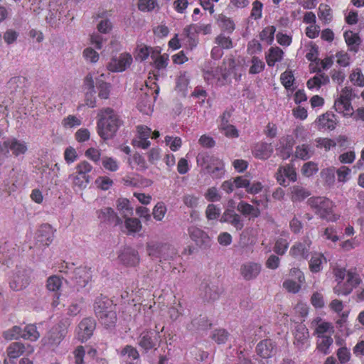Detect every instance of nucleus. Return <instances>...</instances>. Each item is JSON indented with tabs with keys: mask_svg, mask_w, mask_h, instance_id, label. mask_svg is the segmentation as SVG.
I'll list each match as a JSON object with an SVG mask.
<instances>
[{
	"mask_svg": "<svg viewBox=\"0 0 364 364\" xmlns=\"http://www.w3.org/2000/svg\"><path fill=\"white\" fill-rule=\"evenodd\" d=\"M97 133L104 140L113 138L123 121L118 113L110 107L103 108L98 113Z\"/></svg>",
	"mask_w": 364,
	"mask_h": 364,
	"instance_id": "obj_1",
	"label": "nucleus"
},
{
	"mask_svg": "<svg viewBox=\"0 0 364 364\" xmlns=\"http://www.w3.org/2000/svg\"><path fill=\"white\" fill-rule=\"evenodd\" d=\"M307 204L315 214L323 220L328 222H336L340 218V215L335 212V203L326 197H311L308 199Z\"/></svg>",
	"mask_w": 364,
	"mask_h": 364,
	"instance_id": "obj_2",
	"label": "nucleus"
},
{
	"mask_svg": "<svg viewBox=\"0 0 364 364\" xmlns=\"http://www.w3.org/2000/svg\"><path fill=\"white\" fill-rule=\"evenodd\" d=\"M71 321L68 318L61 319L43 338V345L54 350L64 340L68 332Z\"/></svg>",
	"mask_w": 364,
	"mask_h": 364,
	"instance_id": "obj_3",
	"label": "nucleus"
},
{
	"mask_svg": "<svg viewBox=\"0 0 364 364\" xmlns=\"http://www.w3.org/2000/svg\"><path fill=\"white\" fill-rule=\"evenodd\" d=\"M198 165L204 168L213 178H218L224 173V164L219 158L207 153L199 154Z\"/></svg>",
	"mask_w": 364,
	"mask_h": 364,
	"instance_id": "obj_4",
	"label": "nucleus"
},
{
	"mask_svg": "<svg viewBox=\"0 0 364 364\" xmlns=\"http://www.w3.org/2000/svg\"><path fill=\"white\" fill-rule=\"evenodd\" d=\"M92 168V166L86 161L77 164L75 167V173L70 176L73 185L80 189L85 188L91 181L90 173Z\"/></svg>",
	"mask_w": 364,
	"mask_h": 364,
	"instance_id": "obj_5",
	"label": "nucleus"
},
{
	"mask_svg": "<svg viewBox=\"0 0 364 364\" xmlns=\"http://www.w3.org/2000/svg\"><path fill=\"white\" fill-rule=\"evenodd\" d=\"M27 151V144L16 137L8 138L2 144L0 142L1 154H7L11 151L14 156L18 157L25 154Z\"/></svg>",
	"mask_w": 364,
	"mask_h": 364,
	"instance_id": "obj_6",
	"label": "nucleus"
},
{
	"mask_svg": "<svg viewBox=\"0 0 364 364\" xmlns=\"http://www.w3.org/2000/svg\"><path fill=\"white\" fill-rule=\"evenodd\" d=\"M361 282L359 275L352 271L347 272L346 282H338L333 288V291L337 295H348L351 293Z\"/></svg>",
	"mask_w": 364,
	"mask_h": 364,
	"instance_id": "obj_7",
	"label": "nucleus"
},
{
	"mask_svg": "<svg viewBox=\"0 0 364 364\" xmlns=\"http://www.w3.org/2000/svg\"><path fill=\"white\" fill-rule=\"evenodd\" d=\"M148 255L152 258L160 259V261L167 260L169 256L168 253H162L163 251L173 252V247L168 243L150 242L146 245Z\"/></svg>",
	"mask_w": 364,
	"mask_h": 364,
	"instance_id": "obj_8",
	"label": "nucleus"
},
{
	"mask_svg": "<svg viewBox=\"0 0 364 364\" xmlns=\"http://www.w3.org/2000/svg\"><path fill=\"white\" fill-rule=\"evenodd\" d=\"M96 328V321L91 317L84 318L78 324L76 333L81 342H85L91 338Z\"/></svg>",
	"mask_w": 364,
	"mask_h": 364,
	"instance_id": "obj_9",
	"label": "nucleus"
},
{
	"mask_svg": "<svg viewBox=\"0 0 364 364\" xmlns=\"http://www.w3.org/2000/svg\"><path fill=\"white\" fill-rule=\"evenodd\" d=\"M136 129V136L132 140V144L142 149H148L151 142L149 138L151 136V129L146 125H138Z\"/></svg>",
	"mask_w": 364,
	"mask_h": 364,
	"instance_id": "obj_10",
	"label": "nucleus"
},
{
	"mask_svg": "<svg viewBox=\"0 0 364 364\" xmlns=\"http://www.w3.org/2000/svg\"><path fill=\"white\" fill-rule=\"evenodd\" d=\"M310 239L306 238L303 242H295L289 250V255L296 259H307L310 254L311 245Z\"/></svg>",
	"mask_w": 364,
	"mask_h": 364,
	"instance_id": "obj_11",
	"label": "nucleus"
},
{
	"mask_svg": "<svg viewBox=\"0 0 364 364\" xmlns=\"http://www.w3.org/2000/svg\"><path fill=\"white\" fill-rule=\"evenodd\" d=\"M92 272L91 267L87 266H80L75 269L72 279L77 290L85 287L91 281Z\"/></svg>",
	"mask_w": 364,
	"mask_h": 364,
	"instance_id": "obj_12",
	"label": "nucleus"
},
{
	"mask_svg": "<svg viewBox=\"0 0 364 364\" xmlns=\"http://www.w3.org/2000/svg\"><path fill=\"white\" fill-rule=\"evenodd\" d=\"M132 63V57L128 53L120 54L119 57L113 58L108 64V69L112 72H122Z\"/></svg>",
	"mask_w": 364,
	"mask_h": 364,
	"instance_id": "obj_13",
	"label": "nucleus"
},
{
	"mask_svg": "<svg viewBox=\"0 0 364 364\" xmlns=\"http://www.w3.org/2000/svg\"><path fill=\"white\" fill-rule=\"evenodd\" d=\"M294 344L299 349L304 350L309 346V333L306 326L301 323L295 326Z\"/></svg>",
	"mask_w": 364,
	"mask_h": 364,
	"instance_id": "obj_14",
	"label": "nucleus"
},
{
	"mask_svg": "<svg viewBox=\"0 0 364 364\" xmlns=\"http://www.w3.org/2000/svg\"><path fill=\"white\" fill-rule=\"evenodd\" d=\"M285 178H288L291 182L296 181L297 174L292 165L287 164L279 167L276 173V179L281 186L284 187L288 186V184H286Z\"/></svg>",
	"mask_w": 364,
	"mask_h": 364,
	"instance_id": "obj_15",
	"label": "nucleus"
},
{
	"mask_svg": "<svg viewBox=\"0 0 364 364\" xmlns=\"http://www.w3.org/2000/svg\"><path fill=\"white\" fill-rule=\"evenodd\" d=\"M188 231L191 240L200 247L207 248L210 246V237L203 230L196 226H191Z\"/></svg>",
	"mask_w": 364,
	"mask_h": 364,
	"instance_id": "obj_16",
	"label": "nucleus"
},
{
	"mask_svg": "<svg viewBox=\"0 0 364 364\" xmlns=\"http://www.w3.org/2000/svg\"><path fill=\"white\" fill-rule=\"evenodd\" d=\"M262 265L258 262H247L240 266V272L246 281L255 279L260 274Z\"/></svg>",
	"mask_w": 364,
	"mask_h": 364,
	"instance_id": "obj_17",
	"label": "nucleus"
},
{
	"mask_svg": "<svg viewBox=\"0 0 364 364\" xmlns=\"http://www.w3.org/2000/svg\"><path fill=\"white\" fill-rule=\"evenodd\" d=\"M250 185V180L245 176H237L232 178L230 180L225 181L222 185L221 188L226 193H231L235 188H245Z\"/></svg>",
	"mask_w": 364,
	"mask_h": 364,
	"instance_id": "obj_18",
	"label": "nucleus"
},
{
	"mask_svg": "<svg viewBox=\"0 0 364 364\" xmlns=\"http://www.w3.org/2000/svg\"><path fill=\"white\" fill-rule=\"evenodd\" d=\"M98 219L101 223L117 226L122 223V220L112 208L105 207L97 211Z\"/></svg>",
	"mask_w": 364,
	"mask_h": 364,
	"instance_id": "obj_19",
	"label": "nucleus"
},
{
	"mask_svg": "<svg viewBox=\"0 0 364 364\" xmlns=\"http://www.w3.org/2000/svg\"><path fill=\"white\" fill-rule=\"evenodd\" d=\"M257 353L264 359H268L273 357L277 352L275 343L271 339H264L261 341L256 347Z\"/></svg>",
	"mask_w": 364,
	"mask_h": 364,
	"instance_id": "obj_20",
	"label": "nucleus"
},
{
	"mask_svg": "<svg viewBox=\"0 0 364 364\" xmlns=\"http://www.w3.org/2000/svg\"><path fill=\"white\" fill-rule=\"evenodd\" d=\"M119 259L127 267H136L140 262L138 252L131 247L124 248L119 255Z\"/></svg>",
	"mask_w": 364,
	"mask_h": 364,
	"instance_id": "obj_21",
	"label": "nucleus"
},
{
	"mask_svg": "<svg viewBox=\"0 0 364 364\" xmlns=\"http://www.w3.org/2000/svg\"><path fill=\"white\" fill-rule=\"evenodd\" d=\"M294 143V137L291 135L284 136L279 139L277 149L282 159H287L290 157Z\"/></svg>",
	"mask_w": 364,
	"mask_h": 364,
	"instance_id": "obj_22",
	"label": "nucleus"
},
{
	"mask_svg": "<svg viewBox=\"0 0 364 364\" xmlns=\"http://www.w3.org/2000/svg\"><path fill=\"white\" fill-rule=\"evenodd\" d=\"M196 28V24H191L186 26L183 30L182 35L186 38L185 45L189 50L195 48L198 43V33Z\"/></svg>",
	"mask_w": 364,
	"mask_h": 364,
	"instance_id": "obj_23",
	"label": "nucleus"
},
{
	"mask_svg": "<svg viewBox=\"0 0 364 364\" xmlns=\"http://www.w3.org/2000/svg\"><path fill=\"white\" fill-rule=\"evenodd\" d=\"M114 309L112 302L107 297L100 295L94 302V311L97 317Z\"/></svg>",
	"mask_w": 364,
	"mask_h": 364,
	"instance_id": "obj_24",
	"label": "nucleus"
},
{
	"mask_svg": "<svg viewBox=\"0 0 364 364\" xmlns=\"http://www.w3.org/2000/svg\"><path fill=\"white\" fill-rule=\"evenodd\" d=\"M343 38L348 50L355 53H358L362 43L359 34L349 30L344 32Z\"/></svg>",
	"mask_w": 364,
	"mask_h": 364,
	"instance_id": "obj_25",
	"label": "nucleus"
},
{
	"mask_svg": "<svg viewBox=\"0 0 364 364\" xmlns=\"http://www.w3.org/2000/svg\"><path fill=\"white\" fill-rule=\"evenodd\" d=\"M220 220L231 224L237 230H240L244 227L240 215L232 210H225Z\"/></svg>",
	"mask_w": 364,
	"mask_h": 364,
	"instance_id": "obj_26",
	"label": "nucleus"
},
{
	"mask_svg": "<svg viewBox=\"0 0 364 364\" xmlns=\"http://www.w3.org/2000/svg\"><path fill=\"white\" fill-rule=\"evenodd\" d=\"M273 151V146L271 144L260 142L255 145L252 152L255 158L266 160L272 156Z\"/></svg>",
	"mask_w": 364,
	"mask_h": 364,
	"instance_id": "obj_27",
	"label": "nucleus"
},
{
	"mask_svg": "<svg viewBox=\"0 0 364 364\" xmlns=\"http://www.w3.org/2000/svg\"><path fill=\"white\" fill-rule=\"evenodd\" d=\"M54 231L50 225L48 223L41 225L38 230V241L44 245L48 246L53 240Z\"/></svg>",
	"mask_w": 364,
	"mask_h": 364,
	"instance_id": "obj_28",
	"label": "nucleus"
},
{
	"mask_svg": "<svg viewBox=\"0 0 364 364\" xmlns=\"http://www.w3.org/2000/svg\"><path fill=\"white\" fill-rule=\"evenodd\" d=\"M317 126L319 129H334L336 126L335 114L326 112L320 115L317 120Z\"/></svg>",
	"mask_w": 364,
	"mask_h": 364,
	"instance_id": "obj_29",
	"label": "nucleus"
},
{
	"mask_svg": "<svg viewBox=\"0 0 364 364\" xmlns=\"http://www.w3.org/2000/svg\"><path fill=\"white\" fill-rule=\"evenodd\" d=\"M237 210L244 216H248L252 219L258 218L261 214L258 207H255L245 201H240L237 204Z\"/></svg>",
	"mask_w": 364,
	"mask_h": 364,
	"instance_id": "obj_30",
	"label": "nucleus"
},
{
	"mask_svg": "<svg viewBox=\"0 0 364 364\" xmlns=\"http://www.w3.org/2000/svg\"><path fill=\"white\" fill-rule=\"evenodd\" d=\"M314 321L316 322V326L314 334L316 336V337L332 335L334 333V328L332 323L326 321H321V318H317Z\"/></svg>",
	"mask_w": 364,
	"mask_h": 364,
	"instance_id": "obj_31",
	"label": "nucleus"
},
{
	"mask_svg": "<svg viewBox=\"0 0 364 364\" xmlns=\"http://www.w3.org/2000/svg\"><path fill=\"white\" fill-rule=\"evenodd\" d=\"M311 195V192L306 188L296 185L290 188V198L293 203L301 202Z\"/></svg>",
	"mask_w": 364,
	"mask_h": 364,
	"instance_id": "obj_32",
	"label": "nucleus"
},
{
	"mask_svg": "<svg viewBox=\"0 0 364 364\" xmlns=\"http://www.w3.org/2000/svg\"><path fill=\"white\" fill-rule=\"evenodd\" d=\"M335 110L341 114L344 117H350L353 114V106L351 102L348 100H342L338 98L334 102Z\"/></svg>",
	"mask_w": 364,
	"mask_h": 364,
	"instance_id": "obj_33",
	"label": "nucleus"
},
{
	"mask_svg": "<svg viewBox=\"0 0 364 364\" xmlns=\"http://www.w3.org/2000/svg\"><path fill=\"white\" fill-rule=\"evenodd\" d=\"M284 54V51L279 47H271L265 55L267 65L269 67L274 66L276 63L280 62L283 59Z\"/></svg>",
	"mask_w": 364,
	"mask_h": 364,
	"instance_id": "obj_34",
	"label": "nucleus"
},
{
	"mask_svg": "<svg viewBox=\"0 0 364 364\" xmlns=\"http://www.w3.org/2000/svg\"><path fill=\"white\" fill-rule=\"evenodd\" d=\"M30 282L28 276L25 274H17L9 282L10 287L14 291H20L26 288Z\"/></svg>",
	"mask_w": 364,
	"mask_h": 364,
	"instance_id": "obj_35",
	"label": "nucleus"
},
{
	"mask_svg": "<svg viewBox=\"0 0 364 364\" xmlns=\"http://www.w3.org/2000/svg\"><path fill=\"white\" fill-rule=\"evenodd\" d=\"M333 339L332 335L317 337L316 349L323 355L330 353V348L333 345Z\"/></svg>",
	"mask_w": 364,
	"mask_h": 364,
	"instance_id": "obj_36",
	"label": "nucleus"
},
{
	"mask_svg": "<svg viewBox=\"0 0 364 364\" xmlns=\"http://www.w3.org/2000/svg\"><path fill=\"white\" fill-rule=\"evenodd\" d=\"M139 345L145 350H149L155 347L156 341L151 331H144L140 336Z\"/></svg>",
	"mask_w": 364,
	"mask_h": 364,
	"instance_id": "obj_37",
	"label": "nucleus"
},
{
	"mask_svg": "<svg viewBox=\"0 0 364 364\" xmlns=\"http://www.w3.org/2000/svg\"><path fill=\"white\" fill-rule=\"evenodd\" d=\"M318 50L316 46H312L309 51L306 54V58L315 65L311 64L310 69L312 73H321V68H319V59L318 58Z\"/></svg>",
	"mask_w": 364,
	"mask_h": 364,
	"instance_id": "obj_38",
	"label": "nucleus"
},
{
	"mask_svg": "<svg viewBox=\"0 0 364 364\" xmlns=\"http://www.w3.org/2000/svg\"><path fill=\"white\" fill-rule=\"evenodd\" d=\"M97 318L100 322L107 328L114 327L117 320V314L114 309L111 311H106V313L100 316Z\"/></svg>",
	"mask_w": 364,
	"mask_h": 364,
	"instance_id": "obj_39",
	"label": "nucleus"
},
{
	"mask_svg": "<svg viewBox=\"0 0 364 364\" xmlns=\"http://www.w3.org/2000/svg\"><path fill=\"white\" fill-rule=\"evenodd\" d=\"M25 346L20 342L11 343L7 348V355L10 358H17L25 351Z\"/></svg>",
	"mask_w": 364,
	"mask_h": 364,
	"instance_id": "obj_40",
	"label": "nucleus"
},
{
	"mask_svg": "<svg viewBox=\"0 0 364 364\" xmlns=\"http://www.w3.org/2000/svg\"><path fill=\"white\" fill-rule=\"evenodd\" d=\"M325 259L323 254L315 252L312 255L309 261V269L313 273H317L322 269V262Z\"/></svg>",
	"mask_w": 364,
	"mask_h": 364,
	"instance_id": "obj_41",
	"label": "nucleus"
},
{
	"mask_svg": "<svg viewBox=\"0 0 364 364\" xmlns=\"http://www.w3.org/2000/svg\"><path fill=\"white\" fill-rule=\"evenodd\" d=\"M230 337V333L225 328H219L213 331L210 338L218 345L225 344Z\"/></svg>",
	"mask_w": 364,
	"mask_h": 364,
	"instance_id": "obj_42",
	"label": "nucleus"
},
{
	"mask_svg": "<svg viewBox=\"0 0 364 364\" xmlns=\"http://www.w3.org/2000/svg\"><path fill=\"white\" fill-rule=\"evenodd\" d=\"M128 164L133 168L134 166L139 169H146L147 168L146 162L144 156L138 152L134 153L128 158Z\"/></svg>",
	"mask_w": 364,
	"mask_h": 364,
	"instance_id": "obj_43",
	"label": "nucleus"
},
{
	"mask_svg": "<svg viewBox=\"0 0 364 364\" xmlns=\"http://www.w3.org/2000/svg\"><path fill=\"white\" fill-rule=\"evenodd\" d=\"M125 228L128 235L139 232L141 229V223L137 218H125Z\"/></svg>",
	"mask_w": 364,
	"mask_h": 364,
	"instance_id": "obj_44",
	"label": "nucleus"
},
{
	"mask_svg": "<svg viewBox=\"0 0 364 364\" xmlns=\"http://www.w3.org/2000/svg\"><path fill=\"white\" fill-rule=\"evenodd\" d=\"M151 49H152V47L144 43L137 45L135 50V59L140 61L146 60L151 53Z\"/></svg>",
	"mask_w": 364,
	"mask_h": 364,
	"instance_id": "obj_45",
	"label": "nucleus"
},
{
	"mask_svg": "<svg viewBox=\"0 0 364 364\" xmlns=\"http://www.w3.org/2000/svg\"><path fill=\"white\" fill-rule=\"evenodd\" d=\"M117 210L124 218H127L133 213V209L130 206V202L127 198H119L117 200Z\"/></svg>",
	"mask_w": 364,
	"mask_h": 364,
	"instance_id": "obj_46",
	"label": "nucleus"
},
{
	"mask_svg": "<svg viewBox=\"0 0 364 364\" xmlns=\"http://www.w3.org/2000/svg\"><path fill=\"white\" fill-rule=\"evenodd\" d=\"M276 27L274 26H268L262 29L259 33V38L267 44L271 45L274 41Z\"/></svg>",
	"mask_w": 364,
	"mask_h": 364,
	"instance_id": "obj_47",
	"label": "nucleus"
},
{
	"mask_svg": "<svg viewBox=\"0 0 364 364\" xmlns=\"http://www.w3.org/2000/svg\"><path fill=\"white\" fill-rule=\"evenodd\" d=\"M318 18L324 23H328L332 19L331 7L325 4H321L318 7Z\"/></svg>",
	"mask_w": 364,
	"mask_h": 364,
	"instance_id": "obj_48",
	"label": "nucleus"
},
{
	"mask_svg": "<svg viewBox=\"0 0 364 364\" xmlns=\"http://www.w3.org/2000/svg\"><path fill=\"white\" fill-rule=\"evenodd\" d=\"M218 21L220 27L228 33H232L235 28L234 21L225 15H220Z\"/></svg>",
	"mask_w": 364,
	"mask_h": 364,
	"instance_id": "obj_49",
	"label": "nucleus"
},
{
	"mask_svg": "<svg viewBox=\"0 0 364 364\" xmlns=\"http://www.w3.org/2000/svg\"><path fill=\"white\" fill-rule=\"evenodd\" d=\"M97 88L98 90V96L101 99H108L110 93L111 85L102 80H97Z\"/></svg>",
	"mask_w": 364,
	"mask_h": 364,
	"instance_id": "obj_50",
	"label": "nucleus"
},
{
	"mask_svg": "<svg viewBox=\"0 0 364 364\" xmlns=\"http://www.w3.org/2000/svg\"><path fill=\"white\" fill-rule=\"evenodd\" d=\"M313 154V151L307 144L299 145L296 147L295 156L302 160L309 159Z\"/></svg>",
	"mask_w": 364,
	"mask_h": 364,
	"instance_id": "obj_51",
	"label": "nucleus"
},
{
	"mask_svg": "<svg viewBox=\"0 0 364 364\" xmlns=\"http://www.w3.org/2000/svg\"><path fill=\"white\" fill-rule=\"evenodd\" d=\"M39 337L40 333L37 331V328L35 325L30 324L24 328L23 331V338L35 341Z\"/></svg>",
	"mask_w": 364,
	"mask_h": 364,
	"instance_id": "obj_52",
	"label": "nucleus"
},
{
	"mask_svg": "<svg viewBox=\"0 0 364 364\" xmlns=\"http://www.w3.org/2000/svg\"><path fill=\"white\" fill-rule=\"evenodd\" d=\"M138 9L142 12H151L159 7V4L155 0H138Z\"/></svg>",
	"mask_w": 364,
	"mask_h": 364,
	"instance_id": "obj_53",
	"label": "nucleus"
},
{
	"mask_svg": "<svg viewBox=\"0 0 364 364\" xmlns=\"http://www.w3.org/2000/svg\"><path fill=\"white\" fill-rule=\"evenodd\" d=\"M265 64L259 57L253 56L251 59V65L249 69L250 74H258L264 69Z\"/></svg>",
	"mask_w": 364,
	"mask_h": 364,
	"instance_id": "obj_54",
	"label": "nucleus"
},
{
	"mask_svg": "<svg viewBox=\"0 0 364 364\" xmlns=\"http://www.w3.org/2000/svg\"><path fill=\"white\" fill-rule=\"evenodd\" d=\"M62 279L57 275H53L48 278L46 287L49 291L57 292L62 287Z\"/></svg>",
	"mask_w": 364,
	"mask_h": 364,
	"instance_id": "obj_55",
	"label": "nucleus"
},
{
	"mask_svg": "<svg viewBox=\"0 0 364 364\" xmlns=\"http://www.w3.org/2000/svg\"><path fill=\"white\" fill-rule=\"evenodd\" d=\"M215 43L219 48L223 49H230L233 47L232 39L223 33L219 34L215 39Z\"/></svg>",
	"mask_w": 364,
	"mask_h": 364,
	"instance_id": "obj_56",
	"label": "nucleus"
},
{
	"mask_svg": "<svg viewBox=\"0 0 364 364\" xmlns=\"http://www.w3.org/2000/svg\"><path fill=\"white\" fill-rule=\"evenodd\" d=\"M280 80L287 90L291 89L295 80L294 74L291 70H286L281 74Z\"/></svg>",
	"mask_w": 364,
	"mask_h": 364,
	"instance_id": "obj_57",
	"label": "nucleus"
},
{
	"mask_svg": "<svg viewBox=\"0 0 364 364\" xmlns=\"http://www.w3.org/2000/svg\"><path fill=\"white\" fill-rule=\"evenodd\" d=\"M318 171L317 164L313 161L305 163L301 168V173L306 177H310L316 173Z\"/></svg>",
	"mask_w": 364,
	"mask_h": 364,
	"instance_id": "obj_58",
	"label": "nucleus"
},
{
	"mask_svg": "<svg viewBox=\"0 0 364 364\" xmlns=\"http://www.w3.org/2000/svg\"><path fill=\"white\" fill-rule=\"evenodd\" d=\"M102 166L107 171L115 172L119 169L118 161L109 156H104L102 159Z\"/></svg>",
	"mask_w": 364,
	"mask_h": 364,
	"instance_id": "obj_59",
	"label": "nucleus"
},
{
	"mask_svg": "<svg viewBox=\"0 0 364 364\" xmlns=\"http://www.w3.org/2000/svg\"><path fill=\"white\" fill-rule=\"evenodd\" d=\"M167 211L166 206L163 202L157 203L153 209L154 218L157 221H161Z\"/></svg>",
	"mask_w": 364,
	"mask_h": 364,
	"instance_id": "obj_60",
	"label": "nucleus"
},
{
	"mask_svg": "<svg viewBox=\"0 0 364 364\" xmlns=\"http://www.w3.org/2000/svg\"><path fill=\"white\" fill-rule=\"evenodd\" d=\"M289 245V243L287 239L279 238L275 242L274 251L279 255H283L287 252Z\"/></svg>",
	"mask_w": 364,
	"mask_h": 364,
	"instance_id": "obj_61",
	"label": "nucleus"
},
{
	"mask_svg": "<svg viewBox=\"0 0 364 364\" xmlns=\"http://www.w3.org/2000/svg\"><path fill=\"white\" fill-rule=\"evenodd\" d=\"M23 331L21 327L15 326L11 329L4 333V337L7 340L18 339L23 338Z\"/></svg>",
	"mask_w": 364,
	"mask_h": 364,
	"instance_id": "obj_62",
	"label": "nucleus"
},
{
	"mask_svg": "<svg viewBox=\"0 0 364 364\" xmlns=\"http://www.w3.org/2000/svg\"><path fill=\"white\" fill-rule=\"evenodd\" d=\"M303 283L295 282L291 279H287L283 282V287L290 293H298L301 289V285Z\"/></svg>",
	"mask_w": 364,
	"mask_h": 364,
	"instance_id": "obj_63",
	"label": "nucleus"
},
{
	"mask_svg": "<svg viewBox=\"0 0 364 364\" xmlns=\"http://www.w3.org/2000/svg\"><path fill=\"white\" fill-rule=\"evenodd\" d=\"M164 141L166 145H168L171 150L173 151H178L182 145L181 139L178 136L172 137L170 136H166Z\"/></svg>",
	"mask_w": 364,
	"mask_h": 364,
	"instance_id": "obj_64",
	"label": "nucleus"
}]
</instances>
